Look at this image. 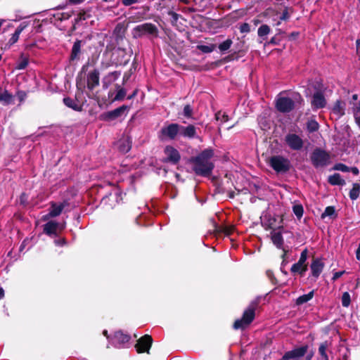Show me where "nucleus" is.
<instances>
[{
	"mask_svg": "<svg viewBox=\"0 0 360 360\" xmlns=\"http://www.w3.org/2000/svg\"><path fill=\"white\" fill-rule=\"evenodd\" d=\"M311 103L313 109L323 108L326 105V100L321 91H316L314 94Z\"/></svg>",
	"mask_w": 360,
	"mask_h": 360,
	"instance_id": "dca6fc26",
	"label": "nucleus"
},
{
	"mask_svg": "<svg viewBox=\"0 0 360 360\" xmlns=\"http://www.w3.org/2000/svg\"><path fill=\"white\" fill-rule=\"evenodd\" d=\"M350 172H352L354 175H358L359 174V170L356 167H349Z\"/></svg>",
	"mask_w": 360,
	"mask_h": 360,
	"instance_id": "0e129e2a",
	"label": "nucleus"
},
{
	"mask_svg": "<svg viewBox=\"0 0 360 360\" xmlns=\"http://www.w3.org/2000/svg\"><path fill=\"white\" fill-rule=\"evenodd\" d=\"M72 14H73V11L58 13L54 15V17L57 20H58L60 21H63V20H68L72 16Z\"/></svg>",
	"mask_w": 360,
	"mask_h": 360,
	"instance_id": "79ce46f5",
	"label": "nucleus"
},
{
	"mask_svg": "<svg viewBox=\"0 0 360 360\" xmlns=\"http://www.w3.org/2000/svg\"><path fill=\"white\" fill-rule=\"evenodd\" d=\"M310 160L315 168L325 167L330 162V155L326 150L316 147L310 155Z\"/></svg>",
	"mask_w": 360,
	"mask_h": 360,
	"instance_id": "39448f33",
	"label": "nucleus"
},
{
	"mask_svg": "<svg viewBox=\"0 0 360 360\" xmlns=\"http://www.w3.org/2000/svg\"><path fill=\"white\" fill-rule=\"evenodd\" d=\"M14 101V97L12 94L9 93L8 90L4 89L0 91V103L4 105H8L12 104Z\"/></svg>",
	"mask_w": 360,
	"mask_h": 360,
	"instance_id": "4be33fe9",
	"label": "nucleus"
},
{
	"mask_svg": "<svg viewBox=\"0 0 360 360\" xmlns=\"http://www.w3.org/2000/svg\"><path fill=\"white\" fill-rule=\"evenodd\" d=\"M235 228L233 226H218L214 224V231L216 234L224 233L225 236H230L234 231Z\"/></svg>",
	"mask_w": 360,
	"mask_h": 360,
	"instance_id": "bb28decb",
	"label": "nucleus"
},
{
	"mask_svg": "<svg viewBox=\"0 0 360 360\" xmlns=\"http://www.w3.org/2000/svg\"><path fill=\"white\" fill-rule=\"evenodd\" d=\"M356 258L357 260H360V243L359 244L358 248L356 251Z\"/></svg>",
	"mask_w": 360,
	"mask_h": 360,
	"instance_id": "774afa93",
	"label": "nucleus"
},
{
	"mask_svg": "<svg viewBox=\"0 0 360 360\" xmlns=\"http://www.w3.org/2000/svg\"><path fill=\"white\" fill-rule=\"evenodd\" d=\"M166 157L162 160L165 163L169 162L172 165H176L181 160V155L177 149L172 146H167L164 149Z\"/></svg>",
	"mask_w": 360,
	"mask_h": 360,
	"instance_id": "9b49d317",
	"label": "nucleus"
},
{
	"mask_svg": "<svg viewBox=\"0 0 360 360\" xmlns=\"http://www.w3.org/2000/svg\"><path fill=\"white\" fill-rule=\"evenodd\" d=\"M213 156L214 150L212 148H206L197 156L189 159L196 175L207 177L212 174L214 165L210 160Z\"/></svg>",
	"mask_w": 360,
	"mask_h": 360,
	"instance_id": "f257e3e1",
	"label": "nucleus"
},
{
	"mask_svg": "<svg viewBox=\"0 0 360 360\" xmlns=\"http://www.w3.org/2000/svg\"><path fill=\"white\" fill-rule=\"evenodd\" d=\"M112 193H114L115 195L118 196V195H120L121 193H120V189L118 188L114 187L112 192H110V193L105 194L102 198V201L105 200L108 198H109V196L112 195Z\"/></svg>",
	"mask_w": 360,
	"mask_h": 360,
	"instance_id": "5fc2aeb1",
	"label": "nucleus"
},
{
	"mask_svg": "<svg viewBox=\"0 0 360 360\" xmlns=\"http://www.w3.org/2000/svg\"><path fill=\"white\" fill-rule=\"evenodd\" d=\"M125 96H126L125 89L124 88H120L117 91V92L114 98V100L115 101H122L124 98Z\"/></svg>",
	"mask_w": 360,
	"mask_h": 360,
	"instance_id": "de8ad7c7",
	"label": "nucleus"
},
{
	"mask_svg": "<svg viewBox=\"0 0 360 360\" xmlns=\"http://www.w3.org/2000/svg\"><path fill=\"white\" fill-rule=\"evenodd\" d=\"M345 103L341 100H337L333 108V112L339 117L345 114Z\"/></svg>",
	"mask_w": 360,
	"mask_h": 360,
	"instance_id": "5701e85b",
	"label": "nucleus"
},
{
	"mask_svg": "<svg viewBox=\"0 0 360 360\" xmlns=\"http://www.w3.org/2000/svg\"><path fill=\"white\" fill-rule=\"evenodd\" d=\"M319 129V124L316 120L311 119L307 122V129L309 133L317 131Z\"/></svg>",
	"mask_w": 360,
	"mask_h": 360,
	"instance_id": "c9c22d12",
	"label": "nucleus"
},
{
	"mask_svg": "<svg viewBox=\"0 0 360 360\" xmlns=\"http://www.w3.org/2000/svg\"><path fill=\"white\" fill-rule=\"evenodd\" d=\"M180 136L188 139H193L196 136V128L193 124L186 127L180 125Z\"/></svg>",
	"mask_w": 360,
	"mask_h": 360,
	"instance_id": "aec40b11",
	"label": "nucleus"
},
{
	"mask_svg": "<svg viewBox=\"0 0 360 360\" xmlns=\"http://www.w3.org/2000/svg\"><path fill=\"white\" fill-rule=\"evenodd\" d=\"M259 304V299L253 300L249 307L244 311L241 319L235 321L233 328L235 330L245 329L255 319V310Z\"/></svg>",
	"mask_w": 360,
	"mask_h": 360,
	"instance_id": "f03ea898",
	"label": "nucleus"
},
{
	"mask_svg": "<svg viewBox=\"0 0 360 360\" xmlns=\"http://www.w3.org/2000/svg\"><path fill=\"white\" fill-rule=\"evenodd\" d=\"M198 49L200 50L201 52L205 53H209L214 51L216 48V44H210V45H198L197 46Z\"/></svg>",
	"mask_w": 360,
	"mask_h": 360,
	"instance_id": "58836bf2",
	"label": "nucleus"
},
{
	"mask_svg": "<svg viewBox=\"0 0 360 360\" xmlns=\"http://www.w3.org/2000/svg\"><path fill=\"white\" fill-rule=\"evenodd\" d=\"M215 118L217 120H221L223 122H226L229 120V115L226 113L221 114V111H218L215 114Z\"/></svg>",
	"mask_w": 360,
	"mask_h": 360,
	"instance_id": "3c124183",
	"label": "nucleus"
},
{
	"mask_svg": "<svg viewBox=\"0 0 360 360\" xmlns=\"http://www.w3.org/2000/svg\"><path fill=\"white\" fill-rule=\"evenodd\" d=\"M236 54H237V53L234 52L233 53H231V54L229 55L226 57V60L229 61V60H231L237 59L238 57L236 56Z\"/></svg>",
	"mask_w": 360,
	"mask_h": 360,
	"instance_id": "e2e57ef3",
	"label": "nucleus"
},
{
	"mask_svg": "<svg viewBox=\"0 0 360 360\" xmlns=\"http://www.w3.org/2000/svg\"><path fill=\"white\" fill-rule=\"evenodd\" d=\"M130 339L131 337L129 335L125 334L121 330H118L115 332L111 338V341L115 346L120 347L121 345L128 342Z\"/></svg>",
	"mask_w": 360,
	"mask_h": 360,
	"instance_id": "f3484780",
	"label": "nucleus"
},
{
	"mask_svg": "<svg viewBox=\"0 0 360 360\" xmlns=\"http://www.w3.org/2000/svg\"><path fill=\"white\" fill-rule=\"evenodd\" d=\"M99 71L94 69L91 71L87 75V88L89 90H93L95 87L99 85Z\"/></svg>",
	"mask_w": 360,
	"mask_h": 360,
	"instance_id": "a211bd4d",
	"label": "nucleus"
},
{
	"mask_svg": "<svg viewBox=\"0 0 360 360\" xmlns=\"http://www.w3.org/2000/svg\"><path fill=\"white\" fill-rule=\"evenodd\" d=\"M324 266L325 264L321 258L313 257L310 265L312 276L317 278L321 274Z\"/></svg>",
	"mask_w": 360,
	"mask_h": 360,
	"instance_id": "2eb2a0df",
	"label": "nucleus"
},
{
	"mask_svg": "<svg viewBox=\"0 0 360 360\" xmlns=\"http://www.w3.org/2000/svg\"><path fill=\"white\" fill-rule=\"evenodd\" d=\"M77 24L78 23H75V21L74 20L72 26L71 27V28L70 29V30L68 32V36H71L73 32H75L77 30Z\"/></svg>",
	"mask_w": 360,
	"mask_h": 360,
	"instance_id": "bf43d9fd",
	"label": "nucleus"
},
{
	"mask_svg": "<svg viewBox=\"0 0 360 360\" xmlns=\"http://www.w3.org/2000/svg\"><path fill=\"white\" fill-rule=\"evenodd\" d=\"M292 99L295 102V107L296 106V104L302 105L304 103V99L299 93L294 94Z\"/></svg>",
	"mask_w": 360,
	"mask_h": 360,
	"instance_id": "8fccbe9b",
	"label": "nucleus"
},
{
	"mask_svg": "<svg viewBox=\"0 0 360 360\" xmlns=\"http://www.w3.org/2000/svg\"><path fill=\"white\" fill-rule=\"evenodd\" d=\"M86 44L85 40L76 39L74 41L72 47L71 49L70 54L69 56V61L70 63L78 61L80 60L81 55L82 53V47Z\"/></svg>",
	"mask_w": 360,
	"mask_h": 360,
	"instance_id": "f8f14e48",
	"label": "nucleus"
},
{
	"mask_svg": "<svg viewBox=\"0 0 360 360\" xmlns=\"http://www.w3.org/2000/svg\"><path fill=\"white\" fill-rule=\"evenodd\" d=\"M321 219H324L326 217H329L330 219H336L338 217V214L335 211V208L334 206H328L326 207L324 212L321 214Z\"/></svg>",
	"mask_w": 360,
	"mask_h": 360,
	"instance_id": "c756f323",
	"label": "nucleus"
},
{
	"mask_svg": "<svg viewBox=\"0 0 360 360\" xmlns=\"http://www.w3.org/2000/svg\"><path fill=\"white\" fill-rule=\"evenodd\" d=\"M58 226L59 224L57 221H49L43 226V231L49 236H56L58 235Z\"/></svg>",
	"mask_w": 360,
	"mask_h": 360,
	"instance_id": "6ab92c4d",
	"label": "nucleus"
},
{
	"mask_svg": "<svg viewBox=\"0 0 360 360\" xmlns=\"http://www.w3.org/2000/svg\"><path fill=\"white\" fill-rule=\"evenodd\" d=\"M90 15H87L84 11L79 12L77 15V17L74 20L75 21V23H79V22L85 20Z\"/></svg>",
	"mask_w": 360,
	"mask_h": 360,
	"instance_id": "603ef678",
	"label": "nucleus"
},
{
	"mask_svg": "<svg viewBox=\"0 0 360 360\" xmlns=\"http://www.w3.org/2000/svg\"><path fill=\"white\" fill-rule=\"evenodd\" d=\"M16 96L17 98H18L19 100V102H20V105L22 103H23L25 101V100L26 99L27 96V94L26 91H22V90H18L16 91Z\"/></svg>",
	"mask_w": 360,
	"mask_h": 360,
	"instance_id": "49530a36",
	"label": "nucleus"
},
{
	"mask_svg": "<svg viewBox=\"0 0 360 360\" xmlns=\"http://www.w3.org/2000/svg\"><path fill=\"white\" fill-rule=\"evenodd\" d=\"M287 145L294 150H300L302 148L304 142L296 134H288L285 136Z\"/></svg>",
	"mask_w": 360,
	"mask_h": 360,
	"instance_id": "ddd939ff",
	"label": "nucleus"
},
{
	"mask_svg": "<svg viewBox=\"0 0 360 360\" xmlns=\"http://www.w3.org/2000/svg\"><path fill=\"white\" fill-rule=\"evenodd\" d=\"M328 182L333 186H344L346 184L345 179L341 178V175L339 173H335L329 176Z\"/></svg>",
	"mask_w": 360,
	"mask_h": 360,
	"instance_id": "393cba45",
	"label": "nucleus"
},
{
	"mask_svg": "<svg viewBox=\"0 0 360 360\" xmlns=\"http://www.w3.org/2000/svg\"><path fill=\"white\" fill-rule=\"evenodd\" d=\"M153 338L149 335H144L141 337L135 345V348L139 354L147 353L149 354L150 349L153 344Z\"/></svg>",
	"mask_w": 360,
	"mask_h": 360,
	"instance_id": "9d476101",
	"label": "nucleus"
},
{
	"mask_svg": "<svg viewBox=\"0 0 360 360\" xmlns=\"http://www.w3.org/2000/svg\"><path fill=\"white\" fill-rule=\"evenodd\" d=\"M290 13H292V8L285 7L281 15L279 16V20L275 24V25L278 26L281 24V21L288 20L290 18Z\"/></svg>",
	"mask_w": 360,
	"mask_h": 360,
	"instance_id": "473e14b6",
	"label": "nucleus"
},
{
	"mask_svg": "<svg viewBox=\"0 0 360 360\" xmlns=\"http://www.w3.org/2000/svg\"><path fill=\"white\" fill-rule=\"evenodd\" d=\"M356 52H357V54H359V57H360V39H357L356 40Z\"/></svg>",
	"mask_w": 360,
	"mask_h": 360,
	"instance_id": "69168bd1",
	"label": "nucleus"
},
{
	"mask_svg": "<svg viewBox=\"0 0 360 360\" xmlns=\"http://www.w3.org/2000/svg\"><path fill=\"white\" fill-rule=\"evenodd\" d=\"M292 211L297 219H300L304 213L303 206L301 204L294 205L292 207Z\"/></svg>",
	"mask_w": 360,
	"mask_h": 360,
	"instance_id": "a19ab883",
	"label": "nucleus"
},
{
	"mask_svg": "<svg viewBox=\"0 0 360 360\" xmlns=\"http://www.w3.org/2000/svg\"><path fill=\"white\" fill-rule=\"evenodd\" d=\"M271 241L277 248H283L284 240L281 232H272Z\"/></svg>",
	"mask_w": 360,
	"mask_h": 360,
	"instance_id": "a878e982",
	"label": "nucleus"
},
{
	"mask_svg": "<svg viewBox=\"0 0 360 360\" xmlns=\"http://www.w3.org/2000/svg\"><path fill=\"white\" fill-rule=\"evenodd\" d=\"M232 44L233 41L231 39H227L218 45V49L221 53H224L231 48Z\"/></svg>",
	"mask_w": 360,
	"mask_h": 360,
	"instance_id": "4c0bfd02",
	"label": "nucleus"
},
{
	"mask_svg": "<svg viewBox=\"0 0 360 360\" xmlns=\"http://www.w3.org/2000/svg\"><path fill=\"white\" fill-rule=\"evenodd\" d=\"M270 32V27L266 24H262L257 30V34L259 37L262 38L263 40H266Z\"/></svg>",
	"mask_w": 360,
	"mask_h": 360,
	"instance_id": "7c9ffc66",
	"label": "nucleus"
},
{
	"mask_svg": "<svg viewBox=\"0 0 360 360\" xmlns=\"http://www.w3.org/2000/svg\"><path fill=\"white\" fill-rule=\"evenodd\" d=\"M276 110L282 113H288L295 108V102L288 97H280L276 101Z\"/></svg>",
	"mask_w": 360,
	"mask_h": 360,
	"instance_id": "6e6552de",
	"label": "nucleus"
},
{
	"mask_svg": "<svg viewBox=\"0 0 360 360\" xmlns=\"http://www.w3.org/2000/svg\"><path fill=\"white\" fill-rule=\"evenodd\" d=\"M28 65V59L27 58H24L22 61H20L18 66H17V69L18 70H24L26 68V67Z\"/></svg>",
	"mask_w": 360,
	"mask_h": 360,
	"instance_id": "6e6d98bb",
	"label": "nucleus"
},
{
	"mask_svg": "<svg viewBox=\"0 0 360 360\" xmlns=\"http://www.w3.org/2000/svg\"><path fill=\"white\" fill-rule=\"evenodd\" d=\"M345 271H340L335 272L333 274V280L335 281V280L338 279L345 274Z\"/></svg>",
	"mask_w": 360,
	"mask_h": 360,
	"instance_id": "13d9d810",
	"label": "nucleus"
},
{
	"mask_svg": "<svg viewBox=\"0 0 360 360\" xmlns=\"http://www.w3.org/2000/svg\"><path fill=\"white\" fill-rule=\"evenodd\" d=\"M25 28V25H20L15 30V32L12 34L11 37L8 41V44L10 46L16 43L19 39V36L20 33Z\"/></svg>",
	"mask_w": 360,
	"mask_h": 360,
	"instance_id": "2f4dec72",
	"label": "nucleus"
},
{
	"mask_svg": "<svg viewBox=\"0 0 360 360\" xmlns=\"http://www.w3.org/2000/svg\"><path fill=\"white\" fill-rule=\"evenodd\" d=\"M67 205H68V202L67 200H64L60 204L51 202L49 212L44 217V219H48L49 217H56L59 216Z\"/></svg>",
	"mask_w": 360,
	"mask_h": 360,
	"instance_id": "4468645a",
	"label": "nucleus"
},
{
	"mask_svg": "<svg viewBox=\"0 0 360 360\" xmlns=\"http://www.w3.org/2000/svg\"><path fill=\"white\" fill-rule=\"evenodd\" d=\"M133 37L142 38L147 36L150 39L158 38L159 30L158 27L151 22H145L134 27L132 30Z\"/></svg>",
	"mask_w": 360,
	"mask_h": 360,
	"instance_id": "20e7f679",
	"label": "nucleus"
},
{
	"mask_svg": "<svg viewBox=\"0 0 360 360\" xmlns=\"http://www.w3.org/2000/svg\"><path fill=\"white\" fill-rule=\"evenodd\" d=\"M141 0H122V4L125 6H129L132 4L140 2Z\"/></svg>",
	"mask_w": 360,
	"mask_h": 360,
	"instance_id": "4d7b16f0",
	"label": "nucleus"
},
{
	"mask_svg": "<svg viewBox=\"0 0 360 360\" xmlns=\"http://www.w3.org/2000/svg\"><path fill=\"white\" fill-rule=\"evenodd\" d=\"M329 343L328 341H324L321 342L319 347V354L321 357V359H324L326 358H328L327 354V349L328 348Z\"/></svg>",
	"mask_w": 360,
	"mask_h": 360,
	"instance_id": "f704fd0d",
	"label": "nucleus"
},
{
	"mask_svg": "<svg viewBox=\"0 0 360 360\" xmlns=\"http://www.w3.org/2000/svg\"><path fill=\"white\" fill-rule=\"evenodd\" d=\"M354 120H355V122H356V125L360 129V116H358V115L356 114L355 115Z\"/></svg>",
	"mask_w": 360,
	"mask_h": 360,
	"instance_id": "338daca9",
	"label": "nucleus"
},
{
	"mask_svg": "<svg viewBox=\"0 0 360 360\" xmlns=\"http://www.w3.org/2000/svg\"><path fill=\"white\" fill-rule=\"evenodd\" d=\"M314 290H313L307 294H304V295H302L298 297L295 300L296 305L300 306L304 303H307V302H309L314 297Z\"/></svg>",
	"mask_w": 360,
	"mask_h": 360,
	"instance_id": "cd10ccee",
	"label": "nucleus"
},
{
	"mask_svg": "<svg viewBox=\"0 0 360 360\" xmlns=\"http://www.w3.org/2000/svg\"><path fill=\"white\" fill-rule=\"evenodd\" d=\"M167 14L170 16L169 20L171 24L174 27H177V21L180 18H182V16L180 14L172 11H169L167 12Z\"/></svg>",
	"mask_w": 360,
	"mask_h": 360,
	"instance_id": "ea45409f",
	"label": "nucleus"
},
{
	"mask_svg": "<svg viewBox=\"0 0 360 360\" xmlns=\"http://www.w3.org/2000/svg\"><path fill=\"white\" fill-rule=\"evenodd\" d=\"M129 109V107L128 105H123L113 110L102 113L100 115V120L106 122L113 121L120 117L125 112V111Z\"/></svg>",
	"mask_w": 360,
	"mask_h": 360,
	"instance_id": "1a4fd4ad",
	"label": "nucleus"
},
{
	"mask_svg": "<svg viewBox=\"0 0 360 360\" xmlns=\"http://www.w3.org/2000/svg\"><path fill=\"white\" fill-rule=\"evenodd\" d=\"M266 163L277 174H286L292 167L290 160L281 155L269 157L266 160Z\"/></svg>",
	"mask_w": 360,
	"mask_h": 360,
	"instance_id": "7ed1b4c3",
	"label": "nucleus"
},
{
	"mask_svg": "<svg viewBox=\"0 0 360 360\" xmlns=\"http://www.w3.org/2000/svg\"><path fill=\"white\" fill-rule=\"evenodd\" d=\"M131 72H130V71L127 72H125V73L124 74V76H123V82H124H124H127V81L129 79V78H130V77H131Z\"/></svg>",
	"mask_w": 360,
	"mask_h": 360,
	"instance_id": "052dcab7",
	"label": "nucleus"
},
{
	"mask_svg": "<svg viewBox=\"0 0 360 360\" xmlns=\"http://www.w3.org/2000/svg\"><path fill=\"white\" fill-rule=\"evenodd\" d=\"M351 303L350 295L348 292H343L342 295V305L344 307H348Z\"/></svg>",
	"mask_w": 360,
	"mask_h": 360,
	"instance_id": "37998d69",
	"label": "nucleus"
},
{
	"mask_svg": "<svg viewBox=\"0 0 360 360\" xmlns=\"http://www.w3.org/2000/svg\"><path fill=\"white\" fill-rule=\"evenodd\" d=\"M354 113V118H355V115H358V116H360V103H359L358 105L354 109L353 111Z\"/></svg>",
	"mask_w": 360,
	"mask_h": 360,
	"instance_id": "680f3d73",
	"label": "nucleus"
},
{
	"mask_svg": "<svg viewBox=\"0 0 360 360\" xmlns=\"http://www.w3.org/2000/svg\"><path fill=\"white\" fill-rule=\"evenodd\" d=\"M360 194V184L358 183H354L352 188L350 190L349 195L352 200H356Z\"/></svg>",
	"mask_w": 360,
	"mask_h": 360,
	"instance_id": "72a5a7b5",
	"label": "nucleus"
},
{
	"mask_svg": "<svg viewBox=\"0 0 360 360\" xmlns=\"http://www.w3.org/2000/svg\"><path fill=\"white\" fill-rule=\"evenodd\" d=\"M334 169L339 170L343 172H350V169L346 165L342 163H338L334 166Z\"/></svg>",
	"mask_w": 360,
	"mask_h": 360,
	"instance_id": "09e8293b",
	"label": "nucleus"
},
{
	"mask_svg": "<svg viewBox=\"0 0 360 360\" xmlns=\"http://www.w3.org/2000/svg\"><path fill=\"white\" fill-rule=\"evenodd\" d=\"M278 33L277 34H276L274 37H273L268 41V44H271V45H279L280 44L281 39L278 36V34L283 33V32L280 29H278Z\"/></svg>",
	"mask_w": 360,
	"mask_h": 360,
	"instance_id": "a18cd8bd",
	"label": "nucleus"
},
{
	"mask_svg": "<svg viewBox=\"0 0 360 360\" xmlns=\"http://www.w3.org/2000/svg\"><path fill=\"white\" fill-rule=\"evenodd\" d=\"M63 103L67 107L72 108L74 110H76V111L82 110V107L77 104L76 101L71 98L70 97H65L63 98Z\"/></svg>",
	"mask_w": 360,
	"mask_h": 360,
	"instance_id": "c85d7f7f",
	"label": "nucleus"
},
{
	"mask_svg": "<svg viewBox=\"0 0 360 360\" xmlns=\"http://www.w3.org/2000/svg\"><path fill=\"white\" fill-rule=\"evenodd\" d=\"M180 134V124L177 123H171L166 127H163L159 134V138L161 139H169L174 140L177 135Z\"/></svg>",
	"mask_w": 360,
	"mask_h": 360,
	"instance_id": "423d86ee",
	"label": "nucleus"
},
{
	"mask_svg": "<svg viewBox=\"0 0 360 360\" xmlns=\"http://www.w3.org/2000/svg\"><path fill=\"white\" fill-rule=\"evenodd\" d=\"M193 108L190 104H186L184 107L183 115L186 118L193 117Z\"/></svg>",
	"mask_w": 360,
	"mask_h": 360,
	"instance_id": "c03bdc74",
	"label": "nucleus"
},
{
	"mask_svg": "<svg viewBox=\"0 0 360 360\" xmlns=\"http://www.w3.org/2000/svg\"><path fill=\"white\" fill-rule=\"evenodd\" d=\"M239 30L241 33H249L250 32V26L248 22H243L240 25Z\"/></svg>",
	"mask_w": 360,
	"mask_h": 360,
	"instance_id": "864d4df0",
	"label": "nucleus"
},
{
	"mask_svg": "<svg viewBox=\"0 0 360 360\" xmlns=\"http://www.w3.org/2000/svg\"><path fill=\"white\" fill-rule=\"evenodd\" d=\"M125 31H126V28H125L124 24L120 22L116 25V26L114 29V31H113V34L117 37L122 38L124 35Z\"/></svg>",
	"mask_w": 360,
	"mask_h": 360,
	"instance_id": "e433bc0d",
	"label": "nucleus"
},
{
	"mask_svg": "<svg viewBox=\"0 0 360 360\" xmlns=\"http://www.w3.org/2000/svg\"><path fill=\"white\" fill-rule=\"evenodd\" d=\"M308 250L305 248L301 252L300 259L297 262L295 263L290 269V271L292 274H298L300 276H304V273L308 269V265L306 263L307 259Z\"/></svg>",
	"mask_w": 360,
	"mask_h": 360,
	"instance_id": "0eeeda50",
	"label": "nucleus"
},
{
	"mask_svg": "<svg viewBox=\"0 0 360 360\" xmlns=\"http://www.w3.org/2000/svg\"><path fill=\"white\" fill-rule=\"evenodd\" d=\"M118 150L120 153L125 154L131 148V141L129 138L124 139L118 142Z\"/></svg>",
	"mask_w": 360,
	"mask_h": 360,
	"instance_id": "b1692460",
	"label": "nucleus"
},
{
	"mask_svg": "<svg viewBox=\"0 0 360 360\" xmlns=\"http://www.w3.org/2000/svg\"><path fill=\"white\" fill-rule=\"evenodd\" d=\"M121 75V72L114 71L109 72L103 78V87L108 88L113 82L117 80Z\"/></svg>",
	"mask_w": 360,
	"mask_h": 360,
	"instance_id": "412c9836",
	"label": "nucleus"
}]
</instances>
